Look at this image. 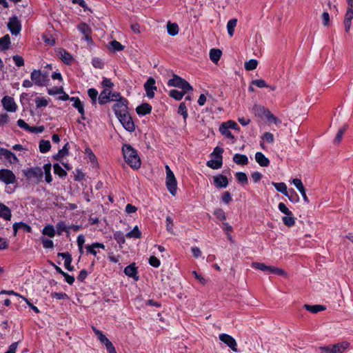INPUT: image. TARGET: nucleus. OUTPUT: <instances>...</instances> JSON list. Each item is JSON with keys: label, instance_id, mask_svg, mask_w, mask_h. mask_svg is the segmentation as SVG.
<instances>
[{"label": "nucleus", "instance_id": "23", "mask_svg": "<svg viewBox=\"0 0 353 353\" xmlns=\"http://www.w3.org/2000/svg\"><path fill=\"white\" fill-rule=\"evenodd\" d=\"M124 273L129 277L135 279L136 280L138 279V277L137 276V268H136L134 263L130 264L125 267L124 269Z\"/></svg>", "mask_w": 353, "mask_h": 353}, {"label": "nucleus", "instance_id": "2", "mask_svg": "<svg viewBox=\"0 0 353 353\" xmlns=\"http://www.w3.org/2000/svg\"><path fill=\"white\" fill-rule=\"evenodd\" d=\"M350 347L347 341H342L332 345L319 347L320 353H345Z\"/></svg>", "mask_w": 353, "mask_h": 353}, {"label": "nucleus", "instance_id": "29", "mask_svg": "<svg viewBox=\"0 0 353 353\" xmlns=\"http://www.w3.org/2000/svg\"><path fill=\"white\" fill-rule=\"evenodd\" d=\"M222 52L219 49L212 48L210 51V58L211 61L216 63L221 59Z\"/></svg>", "mask_w": 353, "mask_h": 353}, {"label": "nucleus", "instance_id": "61", "mask_svg": "<svg viewBox=\"0 0 353 353\" xmlns=\"http://www.w3.org/2000/svg\"><path fill=\"white\" fill-rule=\"evenodd\" d=\"M173 220L172 219L170 216H168L166 217V229L167 230L170 232V233H173Z\"/></svg>", "mask_w": 353, "mask_h": 353}, {"label": "nucleus", "instance_id": "51", "mask_svg": "<svg viewBox=\"0 0 353 353\" xmlns=\"http://www.w3.org/2000/svg\"><path fill=\"white\" fill-rule=\"evenodd\" d=\"M214 215L219 219L224 221L226 219L225 212L221 208H217L214 211Z\"/></svg>", "mask_w": 353, "mask_h": 353}, {"label": "nucleus", "instance_id": "13", "mask_svg": "<svg viewBox=\"0 0 353 353\" xmlns=\"http://www.w3.org/2000/svg\"><path fill=\"white\" fill-rule=\"evenodd\" d=\"M3 108L8 112H14L17 110V105L14 99L9 96L4 97L1 100Z\"/></svg>", "mask_w": 353, "mask_h": 353}, {"label": "nucleus", "instance_id": "28", "mask_svg": "<svg viewBox=\"0 0 353 353\" xmlns=\"http://www.w3.org/2000/svg\"><path fill=\"white\" fill-rule=\"evenodd\" d=\"M19 229H23L24 231H26L27 232H30L32 230L31 227L25 223L19 222V223H15L13 224V230H14V235H16L17 231Z\"/></svg>", "mask_w": 353, "mask_h": 353}, {"label": "nucleus", "instance_id": "62", "mask_svg": "<svg viewBox=\"0 0 353 353\" xmlns=\"http://www.w3.org/2000/svg\"><path fill=\"white\" fill-rule=\"evenodd\" d=\"M17 125L26 131L30 132L32 126L27 124L23 119H19L17 121Z\"/></svg>", "mask_w": 353, "mask_h": 353}, {"label": "nucleus", "instance_id": "50", "mask_svg": "<svg viewBox=\"0 0 353 353\" xmlns=\"http://www.w3.org/2000/svg\"><path fill=\"white\" fill-rule=\"evenodd\" d=\"M258 61L256 59H250L245 63V68L246 70H253L256 68Z\"/></svg>", "mask_w": 353, "mask_h": 353}, {"label": "nucleus", "instance_id": "15", "mask_svg": "<svg viewBox=\"0 0 353 353\" xmlns=\"http://www.w3.org/2000/svg\"><path fill=\"white\" fill-rule=\"evenodd\" d=\"M0 157H4L10 163H17L19 161L17 156L6 148H0Z\"/></svg>", "mask_w": 353, "mask_h": 353}, {"label": "nucleus", "instance_id": "14", "mask_svg": "<svg viewBox=\"0 0 353 353\" xmlns=\"http://www.w3.org/2000/svg\"><path fill=\"white\" fill-rule=\"evenodd\" d=\"M30 78L34 83L38 86H43L46 83L41 75L40 70H34L30 74Z\"/></svg>", "mask_w": 353, "mask_h": 353}, {"label": "nucleus", "instance_id": "35", "mask_svg": "<svg viewBox=\"0 0 353 353\" xmlns=\"http://www.w3.org/2000/svg\"><path fill=\"white\" fill-rule=\"evenodd\" d=\"M272 185L276 188L278 192L283 193L285 196H288L287 185L285 183H275L272 182Z\"/></svg>", "mask_w": 353, "mask_h": 353}, {"label": "nucleus", "instance_id": "11", "mask_svg": "<svg viewBox=\"0 0 353 353\" xmlns=\"http://www.w3.org/2000/svg\"><path fill=\"white\" fill-rule=\"evenodd\" d=\"M143 86L147 97L150 99L154 98V91L157 89V86H155V79L152 77H150L144 83Z\"/></svg>", "mask_w": 353, "mask_h": 353}, {"label": "nucleus", "instance_id": "20", "mask_svg": "<svg viewBox=\"0 0 353 353\" xmlns=\"http://www.w3.org/2000/svg\"><path fill=\"white\" fill-rule=\"evenodd\" d=\"M70 101H73L74 103H73V107H74L75 108L77 109L78 112L81 114V117L83 119H85V117H84V114H85V111H84V108H83V105L82 103V102L81 101V100L78 98V97H71L70 99Z\"/></svg>", "mask_w": 353, "mask_h": 353}, {"label": "nucleus", "instance_id": "45", "mask_svg": "<svg viewBox=\"0 0 353 353\" xmlns=\"http://www.w3.org/2000/svg\"><path fill=\"white\" fill-rule=\"evenodd\" d=\"M53 168L54 174L59 175L60 177H63L67 175V172L61 167L59 163H54Z\"/></svg>", "mask_w": 353, "mask_h": 353}, {"label": "nucleus", "instance_id": "34", "mask_svg": "<svg viewBox=\"0 0 353 353\" xmlns=\"http://www.w3.org/2000/svg\"><path fill=\"white\" fill-rule=\"evenodd\" d=\"M10 44V38L8 34L0 38V50H5L9 48Z\"/></svg>", "mask_w": 353, "mask_h": 353}, {"label": "nucleus", "instance_id": "46", "mask_svg": "<svg viewBox=\"0 0 353 353\" xmlns=\"http://www.w3.org/2000/svg\"><path fill=\"white\" fill-rule=\"evenodd\" d=\"M235 176H236V180L239 183H241L242 184L248 183V179L247 175L245 172H236L235 174Z\"/></svg>", "mask_w": 353, "mask_h": 353}, {"label": "nucleus", "instance_id": "59", "mask_svg": "<svg viewBox=\"0 0 353 353\" xmlns=\"http://www.w3.org/2000/svg\"><path fill=\"white\" fill-rule=\"evenodd\" d=\"M12 59L15 65L18 67L23 66L24 65V60L22 57L19 55H14Z\"/></svg>", "mask_w": 353, "mask_h": 353}, {"label": "nucleus", "instance_id": "38", "mask_svg": "<svg viewBox=\"0 0 353 353\" xmlns=\"http://www.w3.org/2000/svg\"><path fill=\"white\" fill-rule=\"evenodd\" d=\"M237 24L236 19H230L227 23L228 32L230 37H232L234 32V28Z\"/></svg>", "mask_w": 353, "mask_h": 353}, {"label": "nucleus", "instance_id": "64", "mask_svg": "<svg viewBox=\"0 0 353 353\" xmlns=\"http://www.w3.org/2000/svg\"><path fill=\"white\" fill-rule=\"evenodd\" d=\"M223 152V149L222 148L217 146L214 149V151L212 153V155H215L216 159H223V157H222Z\"/></svg>", "mask_w": 353, "mask_h": 353}, {"label": "nucleus", "instance_id": "52", "mask_svg": "<svg viewBox=\"0 0 353 353\" xmlns=\"http://www.w3.org/2000/svg\"><path fill=\"white\" fill-rule=\"evenodd\" d=\"M251 85H255L258 88H263L268 87V85L263 79H255L252 81Z\"/></svg>", "mask_w": 353, "mask_h": 353}, {"label": "nucleus", "instance_id": "43", "mask_svg": "<svg viewBox=\"0 0 353 353\" xmlns=\"http://www.w3.org/2000/svg\"><path fill=\"white\" fill-rule=\"evenodd\" d=\"M44 172L46 174V181L47 183H50L52 180V176H51V164L47 163L45 164L43 166Z\"/></svg>", "mask_w": 353, "mask_h": 353}, {"label": "nucleus", "instance_id": "26", "mask_svg": "<svg viewBox=\"0 0 353 353\" xmlns=\"http://www.w3.org/2000/svg\"><path fill=\"white\" fill-rule=\"evenodd\" d=\"M11 216V211L9 208L0 203V216L8 221L10 220Z\"/></svg>", "mask_w": 353, "mask_h": 353}, {"label": "nucleus", "instance_id": "49", "mask_svg": "<svg viewBox=\"0 0 353 353\" xmlns=\"http://www.w3.org/2000/svg\"><path fill=\"white\" fill-rule=\"evenodd\" d=\"M57 232L59 235H61L63 232H69L68 228L66 226L63 221L59 222L57 225Z\"/></svg>", "mask_w": 353, "mask_h": 353}, {"label": "nucleus", "instance_id": "1", "mask_svg": "<svg viewBox=\"0 0 353 353\" xmlns=\"http://www.w3.org/2000/svg\"><path fill=\"white\" fill-rule=\"evenodd\" d=\"M124 159L127 163L134 169H139L141 166V159L135 150L130 145L125 144L122 148Z\"/></svg>", "mask_w": 353, "mask_h": 353}, {"label": "nucleus", "instance_id": "42", "mask_svg": "<svg viewBox=\"0 0 353 353\" xmlns=\"http://www.w3.org/2000/svg\"><path fill=\"white\" fill-rule=\"evenodd\" d=\"M42 233L49 237H54L55 235V230L52 225H48L44 227Z\"/></svg>", "mask_w": 353, "mask_h": 353}, {"label": "nucleus", "instance_id": "10", "mask_svg": "<svg viewBox=\"0 0 353 353\" xmlns=\"http://www.w3.org/2000/svg\"><path fill=\"white\" fill-rule=\"evenodd\" d=\"M8 28L13 35H17L19 34L21 30V26L19 20L17 17L14 16L10 18L8 23Z\"/></svg>", "mask_w": 353, "mask_h": 353}, {"label": "nucleus", "instance_id": "16", "mask_svg": "<svg viewBox=\"0 0 353 353\" xmlns=\"http://www.w3.org/2000/svg\"><path fill=\"white\" fill-rule=\"evenodd\" d=\"M214 183L217 188H225L228 185L229 181L226 176L218 174L213 177Z\"/></svg>", "mask_w": 353, "mask_h": 353}, {"label": "nucleus", "instance_id": "33", "mask_svg": "<svg viewBox=\"0 0 353 353\" xmlns=\"http://www.w3.org/2000/svg\"><path fill=\"white\" fill-rule=\"evenodd\" d=\"M347 128H348V125L345 124L339 130V131L336 135V137L333 141V143L334 144L337 145L341 141L343 136L344 133L345 132V131L347 130Z\"/></svg>", "mask_w": 353, "mask_h": 353}, {"label": "nucleus", "instance_id": "5", "mask_svg": "<svg viewBox=\"0 0 353 353\" xmlns=\"http://www.w3.org/2000/svg\"><path fill=\"white\" fill-rule=\"evenodd\" d=\"M252 266L263 272H269L278 275H286V273L283 270L274 266L266 265L263 263L253 262L252 263Z\"/></svg>", "mask_w": 353, "mask_h": 353}, {"label": "nucleus", "instance_id": "24", "mask_svg": "<svg viewBox=\"0 0 353 353\" xmlns=\"http://www.w3.org/2000/svg\"><path fill=\"white\" fill-rule=\"evenodd\" d=\"M59 55L60 59L62 60V61L64 63H65L67 65H70L71 64V63H72V61L73 60V57L66 50H61L59 51Z\"/></svg>", "mask_w": 353, "mask_h": 353}, {"label": "nucleus", "instance_id": "6", "mask_svg": "<svg viewBox=\"0 0 353 353\" xmlns=\"http://www.w3.org/2000/svg\"><path fill=\"white\" fill-rule=\"evenodd\" d=\"M24 176L28 179H35V183H39L43 178V172L41 168L34 167L23 171Z\"/></svg>", "mask_w": 353, "mask_h": 353}, {"label": "nucleus", "instance_id": "55", "mask_svg": "<svg viewBox=\"0 0 353 353\" xmlns=\"http://www.w3.org/2000/svg\"><path fill=\"white\" fill-rule=\"evenodd\" d=\"M92 65L96 68L102 69L103 68V62L99 58L94 57L92 60Z\"/></svg>", "mask_w": 353, "mask_h": 353}, {"label": "nucleus", "instance_id": "36", "mask_svg": "<svg viewBox=\"0 0 353 353\" xmlns=\"http://www.w3.org/2000/svg\"><path fill=\"white\" fill-rule=\"evenodd\" d=\"M125 236L128 239H140L141 237V232L139 230L138 226L136 225L132 230L126 234Z\"/></svg>", "mask_w": 353, "mask_h": 353}, {"label": "nucleus", "instance_id": "12", "mask_svg": "<svg viewBox=\"0 0 353 353\" xmlns=\"http://www.w3.org/2000/svg\"><path fill=\"white\" fill-rule=\"evenodd\" d=\"M219 340L226 344L232 351L237 352V343L236 340L229 334H221L219 335Z\"/></svg>", "mask_w": 353, "mask_h": 353}, {"label": "nucleus", "instance_id": "41", "mask_svg": "<svg viewBox=\"0 0 353 353\" xmlns=\"http://www.w3.org/2000/svg\"><path fill=\"white\" fill-rule=\"evenodd\" d=\"M186 92L183 91H179L177 90H171L169 92V95L177 101H180L183 97Z\"/></svg>", "mask_w": 353, "mask_h": 353}, {"label": "nucleus", "instance_id": "19", "mask_svg": "<svg viewBox=\"0 0 353 353\" xmlns=\"http://www.w3.org/2000/svg\"><path fill=\"white\" fill-rule=\"evenodd\" d=\"M255 160L261 167H268L270 165V160L261 152L255 154Z\"/></svg>", "mask_w": 353, "mask_h": 353}, {"label": "nucleus", "instance_id": "44", "mask_svg": "<svg viewBox=\"0 0 353 353\" xmlns=\"http://www.w3.org/2000/svg\"><path fill=\"white\" fill-rule=\"evenodd\" d=\"M283 223L288 227H292L295 223V219L292 215H286L282 219Z\"/></svg>", "mask_w": 353, "mask_h": 353}, {"label": "nucleus", "instance_id": "40", "mask_svg": "<svg viewBox=\"0 0 353 353\" xmlns=\"http://www.w3.org/2000/svg\"><path fill=\"white\" fill-rule=\"evenodd\" d=\"M68 145L69 143H66L63 148L60 150L58 153L53 157V158L56 160H59L61 157L67 155L68 154Z\"/></svg>", "mask_w": 353, "mask_h": 353}, {"label": "nucleus", "instance_id": "8", "mask_svg": "<svg viewBox=\"0 0 353 353\" xmlns=\"http://www.w3.org/2000/svg\"><path fill=\"white\" fill-rule=\"evenodd\" d=\"M0 181L8 185L16 183L17 179L12 171L8 169H1L0 170Z\"/></svg>", "mask_w": 353, "mask_h": 353}, {"label": "nucleus", "instance_id": "47", "mask_svg": "<svg viewBox=\"0 0 353 353\" xmlns=\"http://www.w3.org/2000/svg\"><path fill=\"white\" fill-rule=\"evenodd\" d=\"M88 96L92 100L93 105H96L97 101L98 91L94 88H90L88 91Z\"/></svg>", "mask_w": 353, "mask_h": 353}, {"label": "nucleus", "instance_id": "4", "mask_svg": "<svg viewBox=\"0 0 353 353\" xmlns=\"http://www.w3.org/2000/svg\"><path fill=\"white\" fill-rule=\"evenodd\" d=\"M166 170V186L172 196H175L176 194L177 182L174 176V173L170 170L168 165L165 166Z\"/></svg>", "mask_w": 353, "mask_h": 353}, {"label": "nucleus", "instance_id": "22", "mask_svg": "<svg viewBox=\"0 0 353 353\" xmlns=\"http://www.w3.org/2000/svg\"><path fill=\"white\" fill-rule=\"evenodd\" d=\"M151 111L152 106L147 103H142L136 108V112L139 115H145L150 114Z\"/></svg>", "mask_w": 353, "mask_h": 353}, {"label": "nucleus", "instance_id": "54", "mask_svg": "<svg viewBox=\"0 0 353 353\" xmlns=\"http://www.w3.org/2000/svg\"><path fill=\"white\" fill-rule=\"evenodd\" d=\"M35 103L37 108L46 107L48 104V101L43 98L37 97L35 99Z\"/></svg>", "mask_w": 353, "mask_h": 353}, {"label": "nucleus", "instance_id": "9", "mask_svg": "<svg viewBox=\"0 0 353 353\" xmlns=\"http://www.w3.org/2000/svg\"><path fill=\"white\" fill-rule=\"evenodd\" d=\"M113 109L117 117H119L123 113L128 112V100L126 99H121L118 100L113 105Z\"/></svg>", "mask_w": 353, "mask_h": 353}, {"label": "nucleus", "instance_id": "7", "mask_svg": "<svg viewBox=\"0 0 353 353\" xmlns=\"http://www.w3.org/2000/svg\"><path fill=\"white\" fill-rule=\"evenodd\" d=\"M117 118L126 130L129 132H133L134 130V123L129 112L123 113V114L117 117Z\"/></svg>", "mask_w": 353, "mask_h": 353}, {"label": "nucleus", "instance_id": "17", "mask_svg": "<svg viewBox=\"0 0 353 353\" xmlns=\"http://www.w3.org/2000/svg\"><path fill=\"white\" fill-rule=\"evenodd\" d=\"M353 19V9L347 8L344 18V27L346 32H348L351 28V21Z\"/></svg>", "mask_w": 353, "mask_h": 353}, {"label": "nucleus", "instance_id": "58", "mask_svg": "<svg viewBox=\"0 0 353 353\" xmlns=\"http://www.w3.org/2000/svg\"><path fill=\"white\" fill-rule=\"evenodd\" d=\"M41 241L43 243V246L45 248H53L54 243L52 240L48 239L45 237H41Z\"/></svg>", "mask_w": 353, "mask_h": 353}, {"label": "nucleus", "instance_id": "37", "mask_svg": "<svg viewBox=\"0 0 353 353\" xmlns=\"http://www.w3.org/2000/svg\"><path fill=\"white\" fill-rule=\"evenodd\" d=\"M168 32L170 35L175 36L179 32V26L176 23L168 22L167 24Z\"/></svg>", "mask_w": 353, "mask_h": 353}, {"label": "nucleus", "instance_id": "25", "mask_svg": "<svg viewBox=\"0 0 353 353\" xmlns=\"http://www.w3.org/2000/svg\"><path fill=\"white\" fill-rule=\"evenodd\" d=\"M78 29L79 31L84 34L85 39L87 41L91 40V37H90V34L91 32V30L90 27L85 23H81L78 26Z\"/></svg>", "mask_w": 353, "mask_h": 353}, {"label": "nucleus", "instance_id": "30", "mask_svg": "<svg viewBox=\"0 0 353 353\" xmlns=\"http://www.w3.org/2000/svg\"><path fill=\"white\" fill-rule=\"evenodd\" d=\"M303 307L305 308V310H307V311H309L313 314H316V313H318L319 312L323 311L325 310V307L323 305H310L305 304L303 305Z\"/></svg>", "mask_w": 353, "mask_h": 353}, {"label": "nucleus", "instance_id": "18", "mask_svg": "<svg viewBox=\"0 0 353 353\" xmlns=\"http://www.w3.org/2000/svg\"><path fill=\"white\" fill-rule=\"evenodd\" d=\"M220 132L226 138L230 139L232 141V143L235 141V138L230 132V128L226 124V122L223 123L219 127Z\"/></svg>", "mask_w": 353, "mask_h": 353}, {"label": "nucleus", "instance_id": "60", "mask_svg": "<svg viewBox=\"0 0 353 353\" xmlns=\"http://www.w3.org/2000/svg\"><path fill=\"white\" fill-rule=\"evenodd\" d=\"M279 210L285 215H292V212L286 207L283 203L279 204Z\"/></svg>", "mask_w": 353, "mask_h": 353}, {"label": "nucleus", "instance_id": "39", "mask_svg": "<svg viewBox=\"0 0 353 353\" xmlns=\"http://www.w3.org/2000/svg\"><path fill=\"white\" fill-rule=\"evenodd\" d=\"M51 144L49 141L41 140L39 142V150L41 153H46L50 150Z\"/></svg>", "mask_w": 353, "mask_h": 353}, {"label": "nucleus", "instance_id": "31", "mask_svg": "<svg viewBox=\"0 0 353 353\" xmlns=\"http://www.w3.org/2000/svg\"><path fill=\"white\" fill-rule=\"evenodd\" d=\"M264 113L269 122L274 123L276 126L281 123V121L273 114H272L270 110H264Z\"/></svg>", "mask_w": 353, "mask_h": 353}, {"label": "nucleus", "instance_id": "32", "mask_svg": "<svg viewBox=\"0 0 353 353\" xmlns=\"http://www.w3.org/2000/svg\"><path fill=\"white\" fill-rule=\"evenodd\" d=\"M206 165L208 167H209L212 169L217 170V169H219L221 168V166L223 165V159H216L215 160L211 159L207 162Z\"/></svg>", "mask_w": 353, "mask_h": 353}, {"label": "nucleus", "instance_id": "56", "mask_svg": "<svg viewBox=\"0 0 353 353\" xmlns=\"http://www.w3.org/2000/svg\"><path fill=\"white\" fill-rule=\"evenodd\" d=\"M114 239L117 241L118 243L119 244H123L125 243V236L123 235V234L121 232H117L114 234Z\"/></svg>", "mask_w": 353, "mask_h": 353}, {"label": "nucleus", "instance_id": "27", "mask_svg": "<svg viewBox=\"0 0 353 353\" xmlns=\"http://www.w3.org/2000/svg\"><path fill=\"white\" fill-rule=\"evenodd\" d=\"M233 161L237 165H245L248 163V158L245 154H235L233 157Z\"/></svg>", "mask_w": 353, "mask_h": 353}, {"label": "nucleus", "instance_id": "21", "mask_svg": "<svg viewBox=\"0 0 353 353\" xmlns=\"http://www.w3.org/2000/svg\"><path fill=\"white\" fill-rule=\"evenodd\" d=\"M98 101L99 104L103 105L110 101V90L109 89L105 88L102 92H101Z\"/></svg>", "mask_w": 353, "mask_h": 353}, {"label": "nucleus", "instance_id": "53", "mask_svg": "<svg viewBox=\"0 0 353 353\" xmlns=\"http://www.w3.org/2000/svg\"><path fill=\"white\" fill-rule=\"evenodd\" d=\"M110 45L114 51H120L123 49V46L121 44V43L115 40L111 41Z\"/></svg>", "mask_w": 353, "mask_h": 353}, {"label": "nucleus", "instance_id": "57", "mask_svg": "<svg viewBox=\"0 0 353 353\" xmlns=\"http://www.w3.org/2000/svg\"><path fill=\"white\" fill-rule=\"evenodd\" d=\"M50 95H55L57 94L63 93V88L62 87H54L48 90V91Z\"/></svg>", "mask_w": 353, "mask_h": 353}, {"label": "nucleus", "instance_id": "63", "mask_svg": "<svg viewBox=\"0 0 353 353\" xmlns=\"http://www.w3.org/2000/svg\"><path fill=\"white\" fill-rule=\"evenodd\" d=\"M149 263L150 265L158 268L160 265V261L154 256H151L149 259Z\"/></svg>", "mask_w": 353, "mask_h": 353}, {"label": "nucleus", "instance_id": "48", "mask_svg": "<svg viewBox=\"0 0 353 353\" xmlns=\"http://www.w3.org/2000/svg\"><path fill=\"white\" fill-rule=\"evenodd\" d=\"M178 113L183 116L184 121H185L188 114L187 111V108L184 102L180 103L178 108Z\"/></svg>", "mask_w": 353, "mask_h": 353}, {"label": "nucleus", "instance_id": "3", "mask_svg": "<svg viewBox=\"0 0 353 353\" xmlns=\"http://www.w3.org/2000/svg\"><path fill=\"white\" fill-rule=\"evenodd\" d=\"M168 85L169 86L181 88L185 92H188L193 90L192 87L186 80L176 74H174L173 78L168 81Z\"/></svg>", "mask_w": 353, "mask_h": 353}]
</instances>
